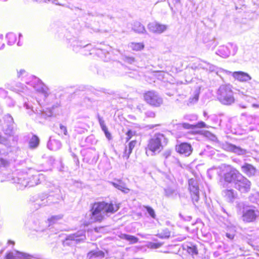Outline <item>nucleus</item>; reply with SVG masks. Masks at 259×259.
Here are the masks:
<instances>
[{"instance_id":"49","label":"nucleus","mask_w":259,"mask_h":259,"mask_svg":"<svg viewBox=\"0 0 259 259\" xmlns=\"http://www.w3.org/2000/svg\"><path fill=\"white\" fill-rule=\"evenodd\" d=\"M209 134H210V133L208 131H206V135Z\"/></svg>"},{"instance_id":"35","label":"nucleus","mask_w":259,"mask_h":259,"mask_svg":"<svg viewBox=\"0 0 259 259\" xmlns=\"http://www.w3.org/2000/svg\"><path fill=\"white\" fill-rule=\"evenodd\" d=\"M199 99V94L195 93L192 97L189 98V101L190 104H194L197 102Z\"/></svg>"},{"instance_id":"21","label":"nucleus","mask_w":259,"mask_h":259,"mask_svg":"<svg viewBox=\"0 0 259 259\" xmlns=\"http://www.w3.org/2000/svg\"><path fill=\"white\" fill-rule=\"evenodd\" d=\"M163 156L165 159L164 161L165 163H168L169 162V159H170V160L174 161L176 162V164L178 166L182 167V165L180 161L175 158V157L171 155V151L170 150H166L164 151V152L163 153Z\"/></svg>"},{"instance_id":"44","label":"nucleus","mask_w":259,"mask_h":259,"mask_svg":"<svg viewBox=\"0 0 259 259\" xmlns=\"http://www.w3.org/2000/svg\"><path fill=\"white\" fill-rule=\"evenodd\" d=\"M226 236L230 239H233L234 238V235L229 233H226Z\"/></svg>"},{"instance_id":"34","label":"nucleus","mask_w":259,"mask_h":259,"mask_svg":"<svg viewBox=\"0 0 259 259\" xmlns=\"http://www.w3.org/2000/svg\"><path fill=\"white\" fill-rule=\"evenodd\" d=\"M147 212L149 213V215L153 219H155L156 214L155 213L154 210L151 207L148 206H145Z\"/></svg>"},{"instance_id":"17","label":"nucleus","mask_w":259,"mask_h":259,"mask_svg":"<svg viewBox=\"0 0 259 259\" xmlns=\"http://www.w3.org/2000/svg\"><path fill=\"white\" fill-rule=\"evenodd\" d=\"M110 183L115 188L118 189L124 193H128L130 189L127 187L126 184L122 180L116 179L114 182H111Z\"/></svg>"},{"instance_id":"37","label":"nucleus","mask_w":259,"mask_h":259,"mask_svg":"<svg viewBox=\"0 0 259 259\" xmlns=\"http://www.w3.org/2000/svg\"><path fill=\"white\" fill-rule=\"evenodd\" d=\"M5 135H6V136H4L2 133H0V143L6 145L7 144L8 136L7 133H5Z\"/></svg>"},{"instance_id":"14","label":"nucleus","mask_w":259,"mask_h":259,"mask_svg":"<svg viewBox=\"0 0 259 259\" xmlns=\"http://www.w3.org/2000/svg\"><path fill=\"white\" fill-rule=\"evenodd\" d=\"M241 170L248 177L254 176L257 172L255 167L248 163H244L241 165Z\"/></svg>"},{"instance_id":"12","label":"nucleus","mask_w":259,"mask_h":259,"mask_svg":"<svg viewBox=\"0 0 259 259\" xmlns=\"http://www.w3.org/2000/svg\"><path fill=\"white\" fill-rule=\"evenodd\" d=\"M54 201V199H53L52 195L48 196L47 194H41L39 196L38 199L36 200L35 204L38 205V207L36 208L37 209L38 207L42 206L55 203Z\"/></svg>"},{"instance_id":"18","label":"nucleus","mask_w":259,"mask_h":259,"mask_svg":"<svg viewBox=\"0 0 259 259\" xmlns=\"http://www.w3.org/2000/svg\"><path fill=\"white\" fill-rule=\"evenodd\" d=\"M137 144V141L136 140H133L128 143L127 145H125L124 150L123 153V157L127 159L130 154H131L133 149L135 147Z\"/></svg>"},{"instance_id":"42","label":"nucleus","mask_w":259,"mask_h":259,"mask_svg":"<svg viewBox=\"0 0 259 259\" xmlns=\"http://www.w3.org/2000/svg\"><path fill=\"white\" fill-rule=\"evenodd\" d=\"M58 135H61L62 137L64 136H67V131H58Z\"/></svg>"},{"instance_id":"22","label":"nucleus","mask_w":259,"mask_h":259,"mask_svg":"<svg viewBox=\"0 0 259 259\" xmlns=\"http://www.w3.org/2000/svg\"><path fill=\"white\" fill-rule=\"evenodd\" d=\"M223 195L228 202H232L236 198L237 193L233 190H225L223 191Z\"/></svg>"},{"instance_id":"45","label":"nucleus","mask_w":259,"mask_h":259,"mask_svg":"<svg viewBox=\"0 0 259 259\" xmlns=\"http://www.w3.org/2000/svg\"><path fill=\"white\" fill-rule=\"evenodd\" d=\"M203 131H193L192 134L193 135H196V134H197L201 133Z\"/></svg>"},{"instance_id":"1","label":"nucleus","mask_w":259,"mask_h":259,"mask_svg":"<svg viewBox=\"0 0 259 259\" xmlns=\"http://www.w3.org/2000/svg\"><path fill=\"white\" fill-rule=\"evenodd\" d=\"M45 178L43 174L29 170L28 172H18L7 176L4 174L0 177V181H10L15 184L18 189H23L27 186L34 187L40 184Z\"/></svg>"},{"instance_id":"30","label":"nucleus","mask_w":259,"mask_h":259,"mask_svg":"<svg viewBox=\"0 0 259 259\" xmlns=\"http://www.w3.org/2000/svg\"><path fill=\"white\" fill-rule=\"evenodd\" d=\"M63 218V215L62 214L52 215L48 219V221L50 225H53L59 222L60 220H62Z\"/></svg>"},{"instance_id":"46","label":"nucleus","mask_w":259,"mask_h":259,"mask_svg":"<svg viewBox=\"0 0 259 259\" xmlns=\"http://www.w3.org/2000/svg\"><path fill=\"white\" fill-rule=\"evenodd\" d=\"M8 243H11V244H14V241H11V240H9V241H8Z\"/></svg>"},{"instance_id":"19","label":"nucleus","mask_w":259,"mask_h":259,"mask_svg":"<svg viewBox=\"0 0 259 259\" xmlns=\"http://www.w3.org/2000/svg\"><path fill=\"white\" fill-rule=\"evenodd\" d=\"M233 76L240 81H246L250 79L249 75L244 72L235 71L233 73Z\"/></svg>"},{"instance_id":"52","label":"nucleus","mask_w":259,"mask_h":259,"mask_svg":"<svg viewBox=\"0 0 259 259\" xmlns=\"http://www.w3.org/2000/svg\"><path fill=\"white\" fill-rule=\"evenodd\" d=\"M185 238V237H184V238H183V239H181V240H183V239H184Z\"/></svg>"},{"instance_id":"28","label":"nucleus","mask_w":259,"mask_h":259,"mask_svg":"<svg viewBox=\"0 0 259 259\" xmlns=\"http://www.w3.org/2000/svg\"><path fill=\"white\" fill-rule=\"evenodd\" d=\"M130 46L133 51L137 52L140 51L145 48V45L143 42H131Z\"/></svg>"},{"instance_id":"40","label":"nucleus","mask_w":259,"mask_h":259,"mask_svg":"<svg viewBox=\"0 0 259 259\" xmlns=\"http://www.w3.org/2000/svg\"><path fill=\"white\" fill-rule=\"evenodd\" d=\"M99 120L102 130H106V126L104 121L100 117L99 118Z\"/></svg>"},{"instance_id":"48","label":"nucleus","mask_w":259,"mask_h":259,"mask_svg":"<svg viewBox=\"0 0 259 259\" xmlns=\"http://www.w3.org/2000/svg\"><path fill=\"white\" fill-rule=\"evenodd\" d=\"M214 139H215V136H212V140H214Z\"/></svg>"},{"instance_id":"24","label":"nucleus","mask_w":259,"mask_h":259,"mask_svg":"<svg viewBox=\"0 0 259 259\" xmlns=\"http://www.w3.org/2000/svg\"><path fill=\"white\" fill-rule=\"evenodd\" d=\"M133 30L138 33H143L146 32V29L144 25L140 22H135L133 24Z\"/></svg>"},{"instance_id":"31","label":"nucleus","mask_w":259,"mask_h":259,"mask_svg":"<svg viewBox=\"0 0 259 259\" xmlns=\"http://www.w3.org/2000/svg\"><path fill=\"white\" fill-rule=\"evenodd\" d=\"M170 235V233L167 229L163 230L161 233L157 235V236L161 239L168 238Z\"/></svg>"},{"instance_id":"5","label":"nucleus","mask_w":259,"mask_h":259,"mask_svg":"<svg viewBox=\"0 0 259 259\" xmlns=\"http://www.w3.org/2000/svg\"><path fill=\"white\" fill-rule=\"evenodd\" d=\"M218 99L223 104L229 105L233 103L235 99L231 88L228 85L221 87L218 92Z\"/></svg>"},{"instance_id":"32","label":"nucleus","mask_w":259,"mask_h":259,"mask_svg":"<svg viewBox=\"0 0 259 259\" xmlns=\"http://www.w3.org/2000/svg\"><path fill=\"white\" fill-rule=\"evenodd\" d=\"M186 249L188 252L192 255L197 254L198 253L197 247L192 244H191L190 246L187 245Z\"/></svg>"},{"instance_id":"47","label":"nucleus","mask_w":259,"mask_h":259,"mask_svg":"<svg viewBox=\"0 0 259 259\" xmlns=\"http://www.w3.org/2000/svg\"><path fill=\"white\" fill-rule=\"evenodd\" d=\"M253 107H259V105H255V104H253Z\"/></svg>"},{"instance_id":"16","label":"nucleus","mask_w":259,"mask_h":259,"mask_svg":"<svg viewBox=\"0 0 259 259\" xmlns=\"http://www.w3.org/2000/svg\"><path fill=\"white\" fill-rule=\"evenodd\" d=\"M31 255L18 251L10 252L6 255V259H31Z\"/></svg>"},{"instance_id":"11","label":"nucleus","mask_w":259,"mask_h":259,"mask_svg":"<svg viewBox=\"0 0 259 259\" xmlns=\"http://www.w3.org/2000/svg\"><path fill=\"white\" fill-rule=\"evenodd\" d=\"M176 151L180 154L185 156H189L192 152L193 148L190 144L182 143L176 146Z\"/></svg>"},{"instance_id":"9","label":"nucleus","mask_w":259,"mask_h":259,"mask_svg":"<svg viewBox=\"0 0 259 259\" xmlns=\"http://www.w3.org/2000/svg\"><path fill=\"white\" fill-rule=\"evenodd\" d=\"M50 192L54 193V196H53L54 203H58L60 200H63L62 193L61 192L60 186L58 185L52 184L50 182L47 184Z\"/></svg>"},{"instance_id":"33","label":"nucleus","mask_w":259,"mask_h":259,"mask_svg":"<svg viewBox=\"0 0 259 259\" xmlns=\"http://www.w3.org/2000/svg\"><path fill=\"white\" fill-rule=\"evenodd\" d=\"M184 127H185V128H191L192 130H194V129H195V128H196L197 127H198V128L205 127V123L204 122H200L198 123L195 125H191V126L185 125Z\"/></svg>"},{"instance_id":"10","label":"nucleus","mask_w":259,"mask_h":259,"mask_svg":"<svg viewBox=\"0 0 259 259\" xmlns=\"http://www.w3.org/2000/svg\"><path fill=\"white\" fill-rule=\"evenodd\" d=\"M85 239V231L80 230L76 233L68 235L66 238L65 243L70 244L68 241H72L74 243L77 244L83 241Z\"/></svg>"},{"instance_id":"4","label":"nucleus","mask_w":259,"mask_h":259,"mask_svg":"<svg viewBox=\"0 0 259 259\" xmlns=\"http://www.w3.org/2000/svg\"><path fill=\"white\" fill-rule=\"evenodd\" d=\"M167 143V139L163 134L157 133L151 138L146 148L147 156H153L159 153Z\"/></svg>"},{"instance_id":"39","label":"nucleus","mask_w":259,"mask_h":259,"mask_svg":"<svg viewBox=\"0 0 259 259\" xmlns=\"http://www.w3.org/2000/svg\"><path fill=\"white\" fill-rule=\"evenodd\" d=\"M134 134H133V131H127V132L126 133V142L129 141L132 137L133 136Z\"/></svg>"},{"instance_id":"8","label":"nucleus","mask_w":259,"mask_h":259,"mask_svg":"<svg viewBox=\"0 0 259 259\" xmlns=\"http://www.w3.org/2000/svg\"><path fill=\"white\" fill-rule=\"evenodd\" d=\"M189 190L191 194L193 203L196 205L199 200V189L197 182L194 179L188 181Z\"/></svg>"},{"instance_id":"25","label":"nucleus","mask_w":259,"mask_h":259,"mask_svg":"<svg viewBox=\"0 0 259 259\" xmlns=\"http://www.w3.org/2000/svg\"><path fill=\"white\" fill-rule=\"evenodd\" d=\"M119 236L121 239L129 241L130 244L136 243L139 240L136 237L128 234H121Z\"/></svg>"},{"instance_id":"38","label":"nucleus","mask_w":259,"mask_h":259,"mask_svg":"<svg viewBox=\"0 0 259 259\" xmlns=\"http://www.w3.org/2000/svg\"><path fill=\"white\" fill-rule=\"evenodd\" d=\"M8 164V162L3 159V158H0V166L2 167V166H4V167H5L6 166H7V165Z\"/></svg>"},{"instance_id":"43","label":"nucleus","mask_w":259,"mask_h":259,"mask_svg":"<svg viewBox=\"0 0 259 259\" xmlns=\"http://www.w3.org/2000/svg\"><path fill=\"white\" fill-rule=\"evenodd\" d=\"M165 193L167 196H170L173 193V191L170 189H167L165 190Z\"/></svg>"},{"instance_id":"27","label":"nucleus","mask_w":259,"mask_h":259,"mask_svg":"<svg viewBox=\"0 0 259 259\" xmlns=\"http://www.w3.org/2000/svg\"><path fill=\"white\" fill-rule=\"evenodd\" d=\"M39 144V139L36 135H33L29 141V147L30 149H35L38 147Z\"/></svg>"},{"instance_id":"3","label":"nucleus","mask_w":259,"mask_h":259,"mask_svg":"<svg viewBox=\"0 0 259 259\" xmlns=\"http://www.w3.org/2000/svg\"><path fill=\"white\" fill-rule=\"evenodd\" d=\"M119 208V204L99 202L95 203L92 208L91 222H101L104 218L105 215L107 213H113Z\"/></svg>"},{"instance_id":"6","label":"nucleus","mask_w":259,"mask_h":259,"mask_svg":"<svg viewBox=\"0 0 259 259\" xmlns=\"http://www.w3.org/2000/svg\"><path fill=\"white\" fill-rule=\"evenodd\" d=\"M143 97L145 101L153 107H159L163 102L162 98L153 91H148L144 93Z\"/></svg>"},{"instance_id":"51","label":"nucleus","mask_w":259,"mask_h":259,"mask_svg":"<svg viewBox=\"0 0 259 259\" xmlns=\"http://www.w3.org/2000/svg\"><path fill=\"white\" fill-rule=\"evenodd\" d=\"M138 235H140L141 236H142V237H143L142 235H141L140 234H138Z\"/></svg>"},{"instance_id":"41","label":"nucleus","mask_w":259,"mask_h":259,"mask_svg":"<svg viewBox=\"0 0 259 259\" xmlns=\"http://www.w3.org/2000/svg\"><path fill=\"white\" fill-rule=\"evenodd\" d=\"M104 132V134L106 137V138L109 140H111L112 137H111V135L110 134V133L109 132V131H103Z\"/></svg>"},{"instance_id":"23","label":"nucleus","mask_w":259,"mask_h":259,"mask_svg":"<svg viewBox=\"0 0 259 259\" xmlns=\"http://www.w3.org/2000/svg\"><path fill=\"white\" fill-rule=\"evenodd\" d=\"M104 252L101 250H93L88 253V257L89 259L93 258L101 259L104 257Z\"/></svg>"},{"instance_id":"15","label":"nucleus","mask_w":259,"mask_h":259,"mask_svg":"<svg viewBox=\"0 0 259 259\" xmlns=\"http://www.w3.org/2000/svg\"><path fill=\"white\" fill-rule=\"evenodd\" d=\"M148 28L150 31L153 33H161L167 29V26L165 25L155 22L149 24Z\"/></svg>"},{"instance_id":"20","label":"nucleus","mask_w":259,"mask_h":259,"mask_svg":"<svg viewBox=\"0 0 259 259\" xmlns=\"http://www.w3.org/2000/svg\"><path fill=\"white\" fill-rule=\"evenodd\" d=\"M48 147L51 150L56 151L59 150L61 147V144L58 140L53 139L50 137L47 144Z\"/></svg>"},{"instance_id":"2","label":"nucleus","mask_w":259,"mask_h":259,"mask_svg":"<svg viewBox=\"0 0 259 259\" xmlns=\"http://www.w3.org/2000/svg\"><path fill=\"white\" fill-rule=\"evenodd\" d=\"M224 180L226 182L232 184L235 188L242 193L248 192L250 189V181L236 169L231 168L225 174Z\"/></svg>"},{"instance_id":"36","label":"nucleus","mask_w":259,"mask_h":259,"mask_svg":"<svg viewBox=\"0 0 259 259\" xmlns=\"http://www.w3.org/2000/svg\"><path fill=\"white\" fill-rule=\"evenodd\" d=\"M162 245V243H153L150 242L149 243L148 247L151 249H156L158 248Z\"/></svg>"},{"instance_id":"50","label":"nucleus","mask_w":259,"mask_h":259,"mask_svg":"<svg viewBox=\"0 0 259 259\" xmlns=\"http://www.w3.org/2000/svg\"><path fill=\"white\" fill-rule=\"evenodd\" d=\"M95 230L96 232H98V228H96L95 229Z\"/></svg>"},{"instance_id":"13","label":"nucleus","mask_w":259,"mask_h":259,"mask_svg":"<svg viewBox=\"0 0 259 259\" xmlns=\"http://www.w3.org/2000/svg\"><path fill=\"white\" fill-rule=\"evenodd\" d=\"M223 148L227 151L234 152L238 155H244L246 153V150L245 149L228 142H226L223 144Z\"/></svg>"},{"instance_id":"26","label":"nucleus","mask_w":259,"mask_h":259,"mask_svg":"<svg viewBox=\"0 0 259 259\" xmlns=\"http://www.w3.org/2000/svg\"><path fill=\"white\" fill-rule=\"evenodd\" d=\"M38 83L40 87V88H36V91L38 93L44 95L45 97H48L49 95L48 87L41 82H39Z\"/></svg>"},{"instance_id":"29","label":"nucleus","mask_w":259,"mask_h":259,"mask_svg":"<svg viewBox=\"0 0 259 259\" xmlns=\"http://www.w3.org/2000/svg\"><path fill=\"white\" fill-rule=\"evenodd\" d=\"M99 49L93 47L90 45H87L83 50L84 55H89L96 54L97 51H99Z\"/></svg>"},{"instance_id":"7","label":"nucleus","mask_w":259,"mask_h":259,"mask_svg":"<svg viewBox=\"0 0 259 259\" xmlns=\"http://www.w3.org/2000/svg\"><path fill=\"white\" fill-rule=\"evenodd\" d=\"M241 219L245 223L255 222L259 220V211L257 209H244L242 212Z\"/></svg>"}]
</instances>
